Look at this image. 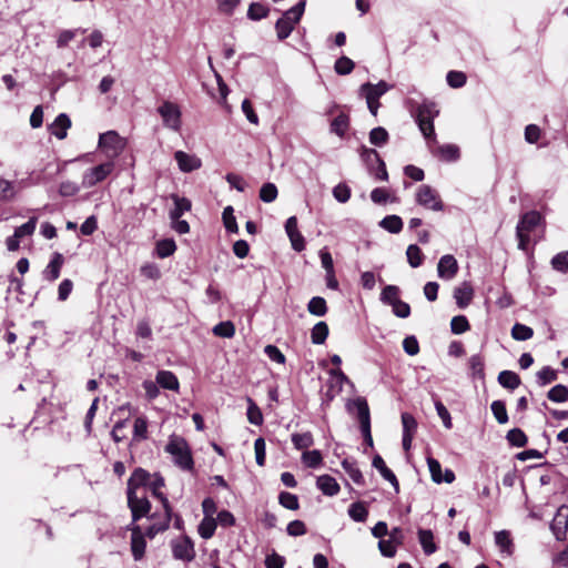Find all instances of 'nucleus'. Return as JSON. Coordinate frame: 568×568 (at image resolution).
Here are the masks:
<instances>
[{
	"instance_id": "nucleus-1",
	"label": "nucleus",
	"mask_w": 568,
	"mask_h": 568,
	"mask_svg": "<svg viewBox=\"0 0 568 568\" xmlns=\"http://www.w3.org/2000/svg\"><path fill=\"white\" fill-rule=\"evenodd\" d=\"M542 216L537 211H529L521 215L517 227L516 236L518 239V247L526 251L530 242V234L541 224Z\"/></svg>"
},
{
	"instance_id": "nucleus-2",
	"label": "nucleus",
	"mask_w": 568,
	"mask_h": 568,
	"mask_svg": "<svg viewBox=\"0 0 568 568\" xmlns=\"http://www.w3.org/2000/svg\"><path fill=\"white\" fill-rule=\"evenodd\" d=\"M305 4V0H301L296 6L285 11L276 21L275 30L278 40H284L292 33L304 13Z\"/></svg>"
},
{
	"instance_id": "nucleus-3",
	"label": "nucleus",
	"mask_w": 568,
	"mask_h": 568,
	"mask_svg": "<svg viewBox=\"0 0 568 568\" xmlns=\"http://www.w3.org/2000/svg\"><path fill=\"white\" fill-rule=\"evenodd\" d=\"M165 450L173 457L176 466L184 470L193 468V458L187 443L178 436H172L165 447Z\"/></svg>"
},
{
	"instance_id": "nucleus-4",
	"label": "nucleus",
	"mask_w": 568,
	"mask_h": 568,
	"mask_svg": "<svg viewBox=\"0 0 568 568\" xmlns=\"http://www.w3.org/2000/svg\"><path fill=\"white\" fill-rule=\"evenodd\" d=\"M98 146L112 161L123 152L126 141L118 132L111 130L100 134Z\"/></svg>"
},
{
	"instance_id": "nucleus-5",
	"label": "nucleus",
	"mask_w": 568,
	"mask_h": 568,
	"mask_svg": "<svg viewBox=\"0 0 568 568\" xmlns=\"http://www.w3.org/2000/svg\"><path fill=\"white\" fill-rule=\"evenodd\" d=\"M352 406H354L357 410V419L364 442L367 444V446L373 447V437L371 433V414L367 400L364 397H357L352 402ZM348 409H351V404L348 405Z\"/></svg>"
},
{
	"instance_id": "nucleus-6",
	"label": "nucleus",
	"mask_w": 568,
	"mask_h": 568,
	"mask_svg": "<svg viewBox=\"0 0 568 568\" xmlns=\"http://www.w3.org/2000/svg\"><path fill=\"white\" fill-rule=\"evenodd\" d=\"M158 113L160 114L163 125L174 132H179L182 126V113L176 103L171 101H164L159 108Z\"/></svg>"
},
{
	"instance_id": "nucleus-7",
	"label": "nucleus",
	"mask_w": 568,
	"mask_h": 568,
	"mask_svg": "<svg viewBox=\"0 0 568 568\" xmlns=\"http://www.w3.org/2000/svg\"><path fill=\"white\" fill-rule=\"evenodd\" d=\"M416 203L432 211H442L444 204L439 197L438 192L430 185L422 184L418 186L416 195Z\"/></svg>"
},
{
	"instance_id": "nucleus-8",
	"label": "nucleus",
	"mask_w": 568,
	"mask_h": 568,
	"mask_svg": "<svg viewBox=\"0 0 568 568\" xmlns=\"http://www.w3.org/2000/svg\"><path fill=\"white\" fill-rule=\"evenodd\" d=\"M114 170L113 161L99 164L94 168L87 170L82 176V185L84 187H92L98 183L104 181Z\"/></svg>"
},
{
	"instance_id": "nucleus-9",
	"label": "nucleus",
	"mask_w": 568,
	"mask_h": 568,
	"mask_svg": "<svg viewBox=\"0 0 568 568\" xmlns=\"http://www.w3.org/2000/svg\"><path fill=\"white\" fill-rule=\"evenodd\" d=\"M328 375L329 377L326 383L327 389L325 392V398L327 400H332L343 390L344 384L351 383V381L339 368L331 369Z\"/></svg>"
},
{
	"instance_id": "nucleus-10",
	"label": "nucleus",
	"mask_w": 568,
	"mask_h": 568,
	"mask_svg": "<svg viewBox=\"0 0 568 568\" xmlns=\"http://www.w3.org/2000/svg\"><path fill=\"white\" fill-rule=\"evenodd\" d=\"M128 495V505L132 513V518L134 521L139 520L143 516H145L150 511V501L145 497V493L143 491L141 495L139 493H126Z\"/></svg>"
},
{
	"instance_id": "nucleus-11",
	"label": "nucleus",
	"mask_w": 568,
	"mask_h": 568,
	"mask_svg": "<svg viewBox=\"0 0 568 568\" xmlns=\"http://www.w3.org/2000/svg\"><path fill=\"white\" fill-rule=\"evenodd\" d=\"M172 552L175 559L184 561H192L195 557L194 545L186 536L172 541Z\"/></svg>"
},
{
	"instance_id": "nucleus-12",
	"label": "nucleus",
	"mask_w": 568,
	"mask_h": 568,
	"mask_svg": "<svg viewBox=\"0 0 568 568\" xmlns=\"http://www.w3.org/2000/svg\"><path fill=\"white\" fill-rule=\"evenodd\" d=\"M457 272L458 263L453 255L446 254L440 257L437 265V273L440 278L449 281L456 276Z\"/></svg>"
},
{
	"instance_id": "nucleus-13",
	"label": "nucleus",
	"mask_w": 568,
	"mask_h": 568,
	"mask_svg": "<svg viewBox=\"0 0 568 568\" xmlns=\"http://www.w3.org/2000/svg\"><path fill=\"white\" fill-rule=\"evenodd\" d=\"M174 159L182 172L189 173L199 170L202 165V161L194 154H189L184 151H176Z\"/></svg>"
},
{
	"instance_id": "nucleus-14",
	"label": "nucleus",
	"mask_w": 568,
	"mask_h": 568,
	"mask_svg": "<svg viewBox=\"0 0 568 568\" xmlns=\"http://www.w3.org/2000/svg\"><path fill=\"white\" fill-rule=\"evenodd\" d=\"M388 90L389 85L385 81H379L377 84L367 82L361 85L359 94L366 101H378Z\"/></svg>"
},
{
	"instance_id": "nucleus-15",
	"label": "nucleus",
	"mask_w": 568,
	"mask_h": 568,
	"mask_svg": "<svg viewBox=\"0 0 568 568\" xmlns=\"http://www.w3.org/2000/svg\"><path fill=\"white\" fill-rule=\"evenodd\" d=\"M151 478L150 473H148L143 468H136L130 476L128 480V489L126 493H139L141 489H145L148 487L149 480Z\"/></svg>"
},
{
	"instance_id": "nucleus-16",
	"label": "nucleus",
	"mask_w": 568,
	"mask_h": 568,
	"mask_svg": "<svg viewBox=\"0 0 568 568\" xmlns=\"http://www.w3.org/2000/svg\"><path fill=\"white\" fill-rule=\"evenodd\" d=\"M427 465L432 475V479L435 483L440 484L445 481L447 484H450L455 480V474L450 469H446L444 476L442 475V466L437 459L428 457Z\"/></svg>"
},
{
	"instance_id": "nucleus-17",
	"label": "nucleus",
	"mask_w": 568,
	"mask_h": 568,
	"mask_svg": "<svg viewBox=\"0 0 568 568\" xmlns=\"http://www.w3.org/2000/svg\"><path fill=\"white\" fill-rule=\"evenodd\" d=\"M164 478L159 474H154L153 476H151L146 488L151 490L152 495L161 501L163 509L169 510L172 508L166 496L161 490L164 487Z\"/></svg>"
},
{
	"instance_id": "nucleus-18",
	"label": "nucleus",
	"mask_w": 568,
	"mask_h": 568,
	"mask_svg": "<svg viewBox=\"0 0 568 568\" xmlns=\"http://www.w3.org/2000/svg\"><path fill=\"white\" fill-rule=\"evenodd\" d=\"M146 542L139 526L132 528L131 551L134 560H141L144 556Z\"/></svg>"
},
{
	"instance_id": "nucleus-19",
	"label": "nucleus",
	"mask_w": 568,
	"mask_h": 568,
	"mask_svg": "<svg viewBox=\"0 0 568 568\" xmlns=\"http://www.w3.org/2000/svg\"><path fill=\"white\" fill-rule=\"evenodd\" d=\"M63 262L64 258L62 254L54 253L51 261L43 271V278L49 282H54L58 280Z\"/></svg>"
},
{
	"instance_id": "nucleus-20",
	"label": "nucleus",
	"mask_w": 568,
	"mask_h": 568,
	"mask_svg": "<svg viewBox=\"0 0 568 568\" xmlns=\"http://www.w3.org/2000/svg\"><path fill=\"white\" fill-rule=\"evenodd\" d=\"M474 296V290L471 285L467 282H464L460 286H457L454 290V298L456 300V304L459 308L467 307Z\"/></svg>"
},
{
	"instance_id": "nucleus-21",
	"label": "nucleus",
	"mask_w": 568,
	"mask_h": 568,
	"mask_svg": "<svg viewBox=\"0 0 568 568\" xmlns=\"http://www.w3.org/2000/svg\"><path fill=\"white\" fill-rule=\"evenodd\" d=\"M155 381L160 387L169 390L179 392L180 383L175 374L170 371H159Z\"/></svg>"
},
{
	"instance_id": "nucleus-22",
	"label": "nucleus",
	"mask_w": 568,
	"mask_h": 568,
	"mask_svg": "<svg viewBox=\"0 0 568 568\" xmlns=\"http://www.w3.org/2000/svg\"><path fill=\"white\" fill-rule=\"evenodd\" d=\"M172 517V509H164L163 516L158 519L155 523H153L151 526L148 527L145 531V536L149 538H154L159 532L165 531L171 521Z\"/></svg>"
},
{
	"instance_id": "nucleus-23",
	"label": "nucleus",
	"mask_w": 568,
	"mask_h": 568,
	"mask_svg": "<svg viewBox=\"0 0 568 568\" xmlns=\"http://www.w3.org/2000/svg\"><path fill=\"white\" fill-rule=\"evenodd\" d=\"M316 486L326 496H335L339 491L338 483L329 475H322L317 477Z\"/></svg>"
},
{
	"instance_id": "nucleus-24",
	"label": "nucleus",
	"mask_w": 568,
	"mask_h": 568,
	"mask_svg": "<svg viewBox=\"0 0 568 568\" xmlns=\"http://www.w3.org/2000/svg\"><path fill=\"white\" fill-rule=\"evenodd\" d=\"M373 466L381 473L383 478L392 484L396 491L399 490V484L395 474L386 466L384 459L376 455L373 458Z\"/></svg>"
},
{
	"instance_id": "nucleus-25",
	"label": "nucleus",
	"mask_w": 568,
	"mask_h": 568,
	"mask_svg": "<svg viewBox=\"0 0 568 568\" xmlns=\"http://www.w3.org/2000/svg\"><path fill=\"white\" fill-rule=\"evenodd\" d=\"M71 126L69 116L64 113L59 114L51 125V133L62 140L67 136V130Z\"/></svg>"
},
{
	"instance_id": "nucleus-26",
	"label": "nucleus",
	"mask_w": 568,
	"mask_h": 568,
	"mask_svg": "<svg viewBox=\"0 0 568 568\" xmlns=\"http://www.w3.org/2000/svg\"><path fill=\"white\" fill-rule=\"evenodd\" d=\"M172 200L174 202V209L170 211V219L176 220L180 219L185 212L191 210V201L186 197H181L176 194H172Z\"/></svg>"
},
{
	"instance_id": "nucleus-27",
	"label": "nucleus",
	"mask_w": 568,
	"mask_h": 568,
	"mask_svg": "<svg viewBox=\"0 0 568 568\" xmlns=\"http://www.w3.org/2000/svg\"><path fill=\"white\" fill-rule=\"evenodd\" d=\"M148 418L139 416L133 423L132 443H140L148 439Z\"/></svg>"
},
{
	"instance_id": "nucleus-28",
	"label": "nucleus",
	"mask_w": 568,
	"mask_h": 568,
	"mask_svg": "<svg viewBox=\"0 0 568 568\" xmlns=\"http://www.w3.org/2000/svg\"><path fill=\"white\" fill-rule=\"evenodd\" d=\"M495 542L501 552L510 556L514 552V542L508 530H500L495 534Z\"/></svg>"
},
{
	"instance_id": "nucleus-29",
	"label": "nucleus",
	"mask_w": 568,
	"mask_h": 568,
	"mask_svg": "<svg viewBox=\"0 0 568 568\" xmlns=\"http://www.w3.org/2000/svg\"><path fill=\"white\" fill-rule=\"evenodd\" d=\"M498 383L507 389L514 390L519 387L521 381L518 374L513 371H503L498 375Z\"/></svg>"
},
{
	"instance_id": "nucleus-30",
	"label": "nucleus",
	"mask_w": 568,
	"mask_h": 568,
	"mask_svg": "<svg viewBox=\"0 0 568 568\" xmlns=\"http://www.w3.org/2000/svg\"><path fill=\"white\" fill-rule=\"evenodd\" d=\"M469 369L473 378H485V361L480 354H475L469 357Z\"/></svg>"
},
{
	"instance_id": "nucleus-31",
	"label": "nucleus",
	"mask_w": 568,
	"mask_h": 568,
	"mask_svg": "<svg viewBox=\"0 0 568 568\" xmlns=\"http://www.w3.org/2000/svg\"><path fill=\"white\" fill-rule=\"evenodd\" d=\"M418 540L423 547V550L426 555H432L437 550V547L434 542V535L429 529H419L418 530Z\"/></svg>"
},
{
	"instance_id": "nucleus-32",
	"label": "nucleus",
	"mask_w": 568,
	"mask_h": 568,
	"mask_svg": "<svg viewBox=\"0 0 568 568\" xmlns=\"http://www.w3.org/2000/svg\"><path fill=\"white\" fill-rule=\"evenodd\" d=\"M328 325L325 322H318L311 331V339L313 344H324L328 336Z\"/></svg>"
},
{
	"instance_id": "nucleus-33",
	"label": "nucleus",
	"mask_w": 568,
	"mask_h": 568,
	"mask_svg": "<svg viewBox=\"0 0 568 568\" xmlns=\"http://www.w3.org/2000/svg\"><path fill=\"white\" fill-rule=\"evenodd\" d=\"M291 439L297 450L307 449L314 444V438L311 432L294 433L292 434Z\"/></svg>"
},
{
	"instance_id": "nucleus-34",
	"label": "nucleus",
	"mask_w": 568,
	"mask_h": 568,
	"mask_svg": "<svg viewBox=\"0 0 568 568\" xmlns=\"http://www.w3.org/2000/svg\"><path fill=\"white\" fill-rule=\"evenodd\" d=\"M379 226L389 233L397 234L403 229V221L398 215H387L379 222Z\"/></svg>"
},
{
	"instance_id": "nucleus-35",
	"label": "nucleus",
	"mask_w": 568,
	"mask_h": 568,
	"mask_svg": "<svg viewBox=\"0 0 568 568\" xmlns=\"http://www.w3.org/2000/svg\"><path fill=\"white\" fill-rule=\"evenodd\" d=\"M443 160L454 162L460 156L459 148L455 144H444L437 148V152Z\"/></svg>"
},
{
	"instance_id": "nucleus-36",
	"label": "nucleus",
	"mask_w": 568,
	"mask_h": 568,
	"mask_svg": "<svg viewBox=\"0 0 568 568\" xmlns=\"http://www.w3.org/2000/svg\"><path fill=\"white\" fill-rule=\"evenodd\" d=\"M343 469L346 471V474L351 477V479L357 484L363 485L364 484V477L359 468L357 467L356 463L353 460L344 459L342 462Z\"/></svg>"
},
{
	"instance_id": "nucleus-37",
	"label": "nucleus",
	"mask_w": 568,
	"mask_h": 568,
	"mask_svg": "<svg viewBox=\"0 0 568 568\" xmlns=\"http://www.w3.org/2000/svg\"><path fill=\"white\" fill-rule=\"evenodd\" d=\"M349 517L357 523H364L367 519L368 510L364 503H353L348 508Z\"/></svg>"
},
{
	"instance_id": "nucleus-38",
	"label": "nucleus",
	"mask_w": 568,
	"mask_h": 568,
	"mask_svg": "<svg viewBox=\"0 0 568 568\" xmlns=\"http://www.w3.org/2000/svg\"><path fill=\"white\" fill-rule=\"evenodd\" d=\"M547 397L554 403H565L568 400V387L562 384H557L549 389Z\"/></svg>"
},
{
	"instance_id": "nucleus-39",
	"label": "nucleus",
	"mask_w": 568,
	"mask_h": 568,
	"mask_svg": "<svg viewBox=\"0 0 568 568\" xmlns=\"http://www.w3.org/2000/svg\"><path fill=\"white\" fill-rule=\"evenodd\" d=\"M349 126V118L345 113L338 114L331 123V131L343 136Z\"/></svg>"
},
{
	"instance_id": "nucleus-40",
	"label": "nucleus",
	"mask_w": 568,
	"mask_h": 568,
	"mask_svg": "<svg viewBox=\"0 0 568 568\" xmlns=\"http://www.w3.org/2000/svg\"><path fill=\"white\" fill-rule=\"evenodd\" d=\"M307 311L315 316H324L327 313L326 301L321 296L312 297L307 304Z\"/></svg>"
},
{
	"instance_id": "nucleus-41",
	"label": "nucleus",
	"mask_w": 568,
	"mask_h": 568,
	"mask_svg": "<svg viewBox=\"0 0 568 568\" xmlns=\"http://www.w3.org/2000/svg\"><path fill=\"white\" fill-rule=\"evenodd\" d=\"M381 301L392 306L399 301V288L395 285H386L381 293Z\"/></svg>"
},
{
	"instance_id": "nucleus-42",
	"label": "nucleus",
	"mask_w": 568,
	"mask_h": 568,
	"mask_svg": "<svg viewBox=\"0 0 568 568\" xmlns=\"http://www.w3.org/2000/svg\"><path fill=\"white\" fill-rule=\"evenodd\" d=\"M268 12L270 10L265 6L258 2H253L248 7L247 18L253 21H258L266 18L268 16Z\"/></svg>"
},
{
	"instance_id": "nucleus-43",
	"label": "nucleus",
	"mask_w": 568,
	"mask_h": 568,
	"mask_svg": "<svg viewBox=\"0 0 568 568\" xmlns=\"http://www.w3.org/2000/svg\"><path fill=\"white\" fill-rule=\"evenodd\" d=\"M216 529V520L214 518H203L199 525V534L204 539L213 537Z\"/></svg>"
},
{
	"instance_id": "nucleus-44",
	"label": "nucleus",
	"mask_w": 568,
	"mask_h": 568,
	"mask_svg": "<svg viewBox=\"0 0 568 568\" xmlns=\"http://www.w3.org/2000/svg\"><path fill=\"white\" fill-rule=\"evenodd\" d=\"M438 115V110L436 109V104L433 102H425L420 104L417 109V119L423 120H433Z\"/></svg>"
},
{
	"instance_id": "nucleus-45",
	"label": "nucleus",
	"mask_w": 568,
	"mask_h": 568,
	"mask_svg": "<svg viewBox=\"0 0 568 568\" xmlns=\"http://www.w3.org/2000/svg\"><path fill=\"white\" fill-rule=\"evenodd\" d=\"M17 193L18 190L14 183L0 178V201H10Z\"/></svg>"
},
{
	"instance_id": "nucleus-46",
	"label": "nucleus",
	"mask_w": 568,
	"mask_h": 568,
	"mask_svg": "<svg viewBox=\"0 0 568 568\" xmlns=\"http://www.w3.org/2000/svg\"><path fill=\"white\" fill-rule=\"evenodd\" d=\"M532 335V328L520 323H516L511 328V336L516 341H527L531 338Z\"/></svg>"
},
{
	"instance_id": "nucleus-47",
	"label": "nucleus",
	"mask_w": 568,
	"mask_h": 568,
	"mask_svg": "<svg viewBox=\"0 0 568 568\" xmlns=\"http://www.w3.org/2000/svg\"><path fill=\"white\" fill-rule=\"evenodd\" d=\"M388 141V132L383 126L374 128L369 132V142L376 146H383Z\"/></svg>"
},
{
	"instance_id": "nucleus-48",
	"label": "nucleus",
	"mask_w": 568,
	"mask_h": 568,
	"mask_svg": "<svg viewBox=\"0 0 568 568\" xmlns=\"http://www.w3.org/2000/svg\"><path fill=\"white\" fill-rule=\"evenodd\" d=\"M222 219L226 231L231 233H237L239 226L234 216V210L232 206H226L223 210Z\"/></svg>"
},
{
	"instance_id": "nucleus-49",
	"label": "nucleus",
	"mask_w": 568,
	"mask_h": 568,
	"mask_svg": "<svg viewBox=\"0 0 568 568\" xmlns=\"http://www.w3.org/2000/svg\"><path fill=\"white\" fill-rule=\"evenodd\" d=\"M507 440L515 447H524L527 444L526 434L519 428L510 429L506 435Z\"/></svg>"
},
{
	"instance_id": "nucleus-50",
	"label": "nucleus",
	"mask_w": 568,
	"mask_h": 568,
	"mask_svg": "<svg viewBox=\"0 0 568 568\" xmlns=\"http://www.w3.org/2000/svg\"><path fill=\"white\" fill-rule=\"evenodd\" d=\"M490 409L499 424H506L508 422L506 405L503 400H494L490 405Z\"/></svg>"
},
{
	"instance_id": "nucleus-51",
	"label": "nucleus",
	"mask_w": 568,
	"mask_h": 568,
	"mask_svg": "<svg viewBox=\"0 0 568 568\" xmlns=\"http://www.w3.org/2000/svg\"><path fill=\"white\" fill-rule=\"evenodd\" d=\"M407 261L412 267H418L423 263V253L416 244H410L406 251Z\"/></svg>"
},
{
	"instance_id": "nucleus-52",
	"label": "nucleus",
	"mask_w": 568,
	"mask_h": 568,
	"mask_svg": "<svg viewBox=\"0 0 568 568\" xmlns=\"http://www.w3.org/2000/svg\"><path fill=\"white\" fill-rule=\"evenodd\" d=\"M213 333L216 336L231 338L235 334L234 324L230 321L221 322L213 327Z\"/></svg>"
},
{
	"instance_id": "nucleus-53",
	"label": "nucleus",
	"mask_w": 568,
	"mask_h": 568,
	"mask_svg": "<svg viewBox=\"0 0 568 568\" xmlns=\"http://www.w3.org/2000/svg\"><path fill=\"white\" fill-rule=\"evenodd\" d=\"M247 419L253 425H261L263 423V415L258 406L253 402L252 398H247Z\"/></svg>"
},
{
	"instance_id": "nucleus-54",
	"label": "nucleus",
	"mask_w": 568,
	"mask_h": 568,
	"mask_svg": "<svg viewBox=\"0 0 568 568\" xmlns=\"http://www.w3.org/2000/svg\"><path fill=\"white\" fill-rule=\"evenodd\" d=\"M322 454L320 450H306L302 455V462L310 468H316L322 464Z\"/></svg>"
},
{
	"instance_id": "nucleus-55",
	"label": "nucleus",
	"mask_w": 568,
	"mask_h": 568,
	"mask_svg": "<svg viewBox=\"0 0 568 568\" xmlns=\"http://www.w3.org/2000/svg\"><path fill=\"white\" fill-rule=\"evenodd\" d=\"M175 250L176 245L173 240H161L156 244V253L161 258L172 255L175 252Z\"/></svg>"
},
{
	"instance_id": "nucleus-56",
	"label": "nucleus",
	"mask_w": 568,
	"mask_h": 568,
	"mask_svg": "<svg viewBox=\"0 0 568 568\" xmlns=\"http://www.w3.org/2000/svg\"><path fill=\"white\" fill-rule=\"evenodd\" d=\"M402 425H403V435H410L414 437V434L417 429V422L415 417L409 413L402 414Z\"/></svg>"
},
{
	"instance_id": "nucleus-57",
	"label": "nucleus",
	"mask_w": 568,
	"mask_h": 568,
	"mask_svg": "<svg viewBox=\"0 0 568 568\" xmlns=\"http://www.w3.org/2000/svg\"><path fill=\"white\" fill-rule=\"evenodd\" d=\"M278 503L284 507V508H287V509H291V510H296L298 509L300 507V504H298V498L296 495L294 494H291V493H287V491H282L278 496Z\"/></svg>"
},
{
	"instance_id": "nucleus-58",
	"label": "nucleus",
	"mask_w": 568,
	"mask_h": 568,
	"mask_svg": "<svg viewBox=\"0 0 568 568\" xmlns=\"http://www.w3.org/2000/svg\"><path fill=\"white\" fill-rule=\"evenodd\" d=\"M551 266L558 272L568 273V251L556 254L551 258Z\"/></svg>"
},
{
	"instance_id": "nucleus-59",
	"label": "nucleus",
	"mask_w": 568,
	"mask_h": 568,
	"mask_svg": "<svg viewBox=\"0 0 568 568\" xmlns=\"http://www.w3.org/2000/svg\"><path fill=\"white\" fill-rule=\"evenodd\" d=\"M354 67L355 64L349 58L341 57L336 60L334 69L337 74L346 75L353 71Z\"/></svg>"
},
{
	"instance_id": "nucleus-60",
	"label": "nucleus",
	"mask_w": 568,
	"mask_h": 568,
	"mask_svg": "<svg viewBox=\"0 0 568 568\" xmlns=\"http://www.w3.org/2000/svg\"><path fill=\"white\" fill-rule=\"evenodd\" d=\"M557 379V372L549 366L542 367L537 373V382L539 385L545 386Z\"/></svg>"
},
{
	"instance_id": "nucleus-61",
	"label": "nucleus",
	"mask_w": 568,
	"mask_h": 568,
	"mask_svg": "<svg viewBox=\"0 0 568 568\" xmlns=\"http://www.w3.org/2000/svg\"><path fill=\"white\" fill-rule=\"evenodd\" d=\"M277 197V187L273 183H265L260 190V199L263 202L271 203Z\"/></svg>"
},
{
	"instance_id": "nucleus-62",
	"label": "nucleus",
	"mask_w": 568,
	"mask_h": 568,
	"mask_svg": "<svg viewBox=\"0 0 568 568\" xmlns=\"http://www.w3.org/2000/svg\"><path fill=\"white\" fill-rule=\"evenodd\" d=\"M450 328L454 334H463L469 329V323L466 316H454L450 321Z\"/></svg>"
},
{
	"instance_id": "nucleus-63",
	"label": "nucleus",
	"mask_w": 568,
	"mask_h": 568,
	"mask_svg": "<svg viewBox=\"0 0 568 568\" xmlns=\"http://www.w3.org/2000/svg\"><path fill=\"white\" fill-rule=\"evenodd\" d=\"M36 226H37V217H31L28 222L18 226L14 230L16 237H19L21 240L24 236L32 235L36 230Z\"/></svg>"
},
{
	"instance_id": "nucleus-64",
	"label": "nucleus",
	"mask_w": 568,
	"mask_h": 568,
	"mask_svg": "<svg viewBox=\"0 0 568 568\" xmlns=\"http://www.w3.org/2000/svg\"><path fill=\"white\" fill-rule=\"evenodd\" d=\"M446 80L449 87L458 89L465 85L466 75L462 71H449L446 75Z\"/></svg>"
}]
</instances>
